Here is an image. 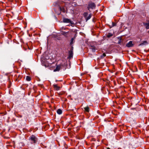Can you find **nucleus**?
<instances>
[{
    "mask_svg": "<svg viewBox=\"0 0 149 149\" xmlns=\"http://www.w3.org/2000/svg\"><path fill=\"white\" fill-rule=\"evenodd\" d=\"M147 44H148V42L146 41H143V42L142 43L140 44L139 45V46H140L143 45H146Z\"/></svg>",
    "mask_w": 149,
    "mask_h": 149,
    "instance_id": "nucleus-9",
    "label": "nucleus"
},
{
    "mask_svg": "<svg viewBox=\"0 0 149 149\" xmlns=\"http://www.w3.org/2000/svg\"><path fill=\"white\" fill-rule=\"evenodd\" d=\"M26 79L27 81H29L31 80V78L29 76H27V77H26Z\"/></svg>",
    "mask_w": 149,
    "mask_h": 149,
    "instance_id": "nucleus-16",
    "label": "nucleus"
},
{
    "mask_svg": "<svg viewBox=\"0 0 149 149\" xmlns=\"http://www.w3.org/2000/svg\"><path fill=\"white\" fill-rule=\"evenodd\" d=\"M63 22L64 23H68L72 24V22L70 19L67 18H64L63 20Z\"/></svg>",
    "mask_w": 149,
    "mask_h": 149,
    "instance_id": "nucleus-4",
    "label": "nucleus"
},
{
    "mask_svg": "<svg viewBox=\"0 0 149 149\" xmlns=\"http://www.w3.org/2000/svg\"><path fill=\"white\" fill-rule=\"evenodd\" d=\"M91 49H92V52H94L95 50V47L94 46H91Z\"/></svg>",
    "mask_w": 149,
    "mask_h": 149,
    "instance_id": "nucleus-14",
    "label": "nucleus"
},
{
    "mask_svg": "<svg viewBox=\"0 0 149 149\" xmlns=\"http://www.w3.org/2000/svg\"><path fill=\"white\" fill-rule=\"evenodd\" d=\"M75 38H72L70 42V45H72L73 43V41L74 40Z\"/></svg>",
    "mask_w": 149,
    "mask_h": 149,
    "instance_id": "nucleus-13",
    "label": "nucleus"
},
{
    "mask_svg": "<svg viewBox=\"0 0 149 149\" xmlns=\"http://www.w3.org/2000/svg\"><path fill=\"white\" fill-rule=\"evenodd\" d=\"M132 41H130L129 42L126 44V46L128 47H133V44H132Z\"/></svg>",
    "mask_w": 149,
    "mask_h": 149,
    "instance_id": "nucleus-5",
    "label": "nucleus"
},
{
    "mask_svg": "<svg viewBox=\"0 0 149 149\" xmlns=\"http://www.w3.org/2000/svg\"><path fill=\"white\" fill-rule=\"evenodd\" d=\"M84 109L86 112H88L89 111V108L88 106L84 107Z\"/></svg>",
    "mask_w": 149,
    "mask_h": 149,
    "instance_id": "nucleus-10",
    "label": "nucleus"
},
{
    "mask_svg": "<svg viewBox=\"0 0 149 149\" xmlns=\"http://www.w3.org/2000/svg\"><path fill=\"white\" fill-rule=\"evenodd\" d=\"M31 139L32 141V143H36V138L34 136H31Z\"/></svg>",
    "mask_w": 149,
    "mask_h": 149,
    "instance_id": "nucleus-3",
    "label": "nucleus"
},
{
    "mask_svg": "<svg viewBox=\"0 0 149 149\" xmlns=\"http://www.w3.org/2000/svg\"><path fill=\"white\" fill-rule=\"evenodd\" d=\"M113 35L112 33H108L107 35V37L108 38H110L111 37H112L113 36Z\"/></svg>",
    "mask_w": 149,
    "mask_h": 149,
    "instance_id": "nucleus-15",
    "label": "nucleus"
},
{
    "mask_svg": "<svg viewBox=\"0 0 149 149\" xmlns=\"http://www.w3.org/2000/svg\"><path fill=\"white\" fill-rule=\"evenodd\" d=\"M67 32L65 31H62L61 33V34H62L63 35H65L66 34Z\"/></svg>",
    "mask_w": 149,
    "mask_h": 149,
    "instance_id": "nucleus-18",
    "label": "nucleus"
},
{
    "mask_svg": "<svg viewBox=\"0 0 149 149\" xmlns=\"http://www.w3.org/2000/svg\"><path fill=\"white\" fill-rule=\"evenodd\" d=\"M72 49V50L69 51V56L68 57V58H71L73 56V51Z\"/></svg>",
    "mask_w": 149,
    "mask_h": 149,
    "instance_id": "nucleus-6",
    "label": "nucleus"
},
{
    "mask_svg": "<svg viewBox=\"0 0 149 149\" xmlns=\"http://www.w3.org/2000/svg\"><path fill=\"white\" fill-rule=\"evenodd\" d=\"M92 16V14L90 13L88 17L87 16L86 18V21H87L90 19Z\"/></svg>",
    "mask_w": 149,
    "mask_h": 149,
    "instance_id": "nucleus-11",
    "label": "nucleus"
},
{
    "mask_svg": "<svg viewBox=\"0 0 149 149\" xmlns=\"http://www.w3.org/2000/svg\"><path fill=\"white\" fill-rule=\"evenodd\" d=\"M88 15V13H84L83 14L84 16L85 19L86 18Z\"/></svg>",
    "mask_w": 149,
    "mask_h": 149,
    "instance_id": "nucleus-17",
    "label": "nucleus"
},
{
    "mask_svg": "<svg viewBox=\"0 0 149 149\" xmlns=\"http://www.w3.org/2000/svg\"><path fill=\"white\" fill-rule=\"evenodd\" d=\"M95 4L93 2L89 3L88 4V10L90 9H93L95 8Z\"/></svg>",
    "mask_w": 149,
    "mask_h": 149,
    "instance_id": "nucleus-1",
    "label": "nucleus"
},
{
    "mask_svg": "<svg viewBox=\"0 0 149 149\" xmlns=\"http://www.w3.org/2000/svg\"><path fill=\"white\" fill-rule=\"evenodd\" d=\"M60 9L61 11L62 10V8L61 7H60Z\"/></svg>",
    "mask_w": 149,
    "mask_h": 149,
    "instance_id": "nucleus-21",
    "label": "nucleus"
},
{
    "mask_svg": "<svg viewBox=\"0 0 149 149\" xmlns=\"http://www.w3.org/2000/svg\"><path fill=\"white\" fill-rule=\"evenodd\" d=\"M63 65L62 64H60L56 66V68L54 70V72L58 71L60 69L61 67Z\"/></svg>",
    "mask_w": 149,
    "mask_h": 149,
    "instance_id": "nucleus-2",
    "label": "nucleus"
},
{
    "mask_svg": "<svg viewBox=\"0 0 149 149\" xmlns=\"http://www.w3.org/2000/svg\"><path fill=\"white\" fill-rule=\"evenodd\" d=\"M107 149H110L109 148H107Z\"/></svg>",
    "mask_w": 149,
    "mask_h": 149,
    "instance_id": "nucleus-22",
    "label": "nucleus"
},
{
    "mask_svg": "<svg viewBox=\"0 0 149 149\" xmlns=\"http://www.w3.org/2000/svg\"><path fill=\"white\" fill-rule=\"evenodd\" d=\"M53 87L57 91L59 90L60 87L58 86L56 84H54Z\"/></svg>",
    "mask_w": 149,
    "mask_h": 149,
    "instance_id": "nucleus-8",
    "label": "nucleus"
},
{
    "mask_svg": "<svg viewBox=\"0 0 149 149\" xmlns=\"http://www.w3.org/2000/svg\"><path fill=\"white\" fill-rule=\"evenodd\" d=\"M106 56V55L105 54V53H103V54H102V56H101V57L102 58H103L105 56Z\"/></svg>",
    "mask_w": 149,
    "mask_h": 149,
    "instance_id": "nucleus-19",
    "label": "nucleus"
},
{
    "mask_svg": "<svg viewBox=\"0 0 149 149\" xmlns=\"http://www.w3.org/2000/svg\"><path fill=\"white\" fill-rule=\"evenodd\" d=\"M57 113L58 114H61L62 113V111L61 110V109H59L57 110Z\"/></svg>",
    "mask_w": 149,
    "mask_h": 149,
    "instance_id": "nucleus-12",
    "label": "nucleus"
},
{
    "mask_svg": "<svg viewBox=\"0 0 149 149\" xmlns=\"http://www.w3.org/2000/svg\"><path fill=\"white\" fill-rule=\"evenodd\" d=\"M143 25L146 29H149V22L148 23H143Z\"/></svg>",
    "mask_w": 149,
    "mask_h": 149,
    "instance_id": "nucleus-7",
    "label": "nucleus"
},
{
    "mask_svg": "<svg viewBox=\"0 0 149 149\" xmlns=\"http://www.w3.org/2000/svg\"><path fill=\"white\" fill-rule=\"evenodd\" d=\"M112 26H115L116 25V24L114 23H113V22H112Z\"/></svg>",
    "mask_w": 149,
    "mask_h": 149,
    "instance_id": "nucleus-20",
    "label": "nucleus"
}]
</instances>
